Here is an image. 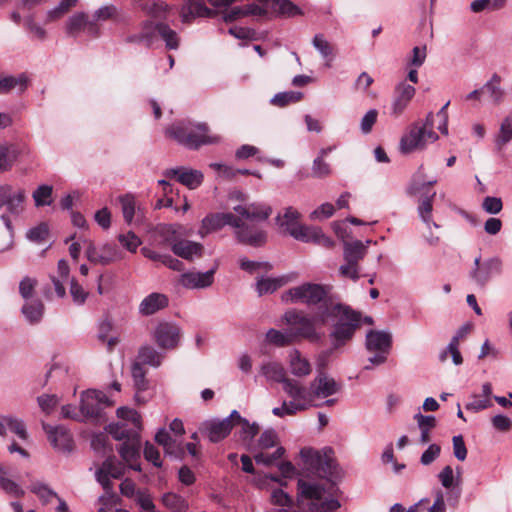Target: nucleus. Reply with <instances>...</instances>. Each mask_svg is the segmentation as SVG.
I'll use <instances>...</instances> for the list:
<instances>
[{"label": "nucleus", "mask_w": 512, "mask_h": 512, "mask_svg": "<svg viewBox=\"0 0 512 512\" xmlns=\"http://www.w3.org/2000/svg\"><path fill=\"white\" fill-rule=\"evenodd\" d=\"M281 299L287 303L306 304L315 311L313 318L295 310L285 312L283 321L294 342L302 339L311 343L319 342L323 333L317 330V325L334 319L335 327L330 336L333 347L339 348L353 337L362 321L359 312L336 301L328 295V290H287Z\"/></svg>", "instance_id": "1"}, {"label": "nucleus", "mask_w": 512, "mask_h": 512, "mask_svg": "<svg viewBox=\"0 0 512 512\" xmlns=\"http://www.w3.org/2000/svg\"><path fill=\"white\" fill-rule=\"evenodd\" d=\"M271 213L272 208L266 204L237 205L233 207V212L207 215L201 222L198 234L204 238L224 226H230L240 243L259 247L267 242V232L261 227V222L268 219Z\"/></svg>", "instance_id": "2"}, {"label": "nucleus", "mask_w": 512, "mask_h": 512, "mask_svg": "<svg viewBox=\"0 0 512 512\" xmlns=\"http://www.w3.org/2000/svg\"><path fill=\"white\" fill-rule=\"evenodd\" d=\"M276 224L283 232L298 241L314 243L326 248H332L335 244L320 228L302 225L300 213L293 207H287L282 213H279L276 217Z\"/></svg>", "instance_id": "3"}, {"label": "nucleus", "mask_w": 512, "mask_h": 512, "mask_svg": "<svg viewBox=\"0 0 512 512\" xmlns=\"http://www.w3.org/2000/svg\"><path fill=\"white\" fill-rule=\"evenodd\" d=\"M166 135L191 150H197L203 145L218 144L222 140L220 135L211 133L209 126L203 122L174 123L166 129Z\"/></svg>", "instance_id": "4"}, {"label": "nucleus", "mask_w": 512, "mask_h": 512, "mask_svg": "<svg viewBox=\"0 0 512 512\" xmlns=\"http://www.w3.org/2000/svg\"><path fill=\"white\" fill-rule=\"evenodd\" d=\"M26 198L25 189L8 183L0 184V209L5 207L7 211L0 219L9 232V241L0 248L1 251L9 250L13 246L14 228L9 215L20 216L24 211Z\"/></svg>", "instance_id": "5"}, {"label": "nucleus", "mask_w": 512, "mask_h": 512, "mask_svg": "<svg viewBox=\"0 0 512 512\" xmlns=\"http://www.w3.org/2000/svg\"><path fill=\"white\" fill-rule=\"evenodd\" d=\"M325 489L316 483H310L305 480L298 481V495L300 501L309 500L308 509L310 512H332L340 507L338 500L326 498Z\"/></svg>", "instance_id": "6"}, {"label": "nucleus", "mask_w": 512, "mask_h": 512, "mask_svg": "<svg viewBox=\"0 0 512 512\" xmlns=\"http://www.w3.org/2000/svg\"><path fill=\"white\" fill-rule=\"evenodd\" d=\"M341 241L344 245V259L346 264L339 268V273L343 277L356 279L358 278V262L366 255L368 245L371 241L367 240L365 243L360 240L352 242L349 239H341Z\"/></svg>", "instance_id": "7"}, {"label": "nucleus", "mask_w": 512, "mask_h": 512, "mask_svg": "<svg viewBox=\"0 0 512 512\" xmlns=\"http://www.w3.org/2000/svg\"><path fill=\"white\" fill-rule=\"evenodd\" d=\"M156 34L165 41L168 49L178 48L177 33L164 23L154 24L151 21H147L144 24L142 32L139 35L130 36L128 41L143 42L147 46H150L153 43Z\"/></svg>", "instance_id": "8"}, {"label": "nucleus", "mask_w": 512, "mask_h": 512, "mask_svg": "<svg viewBox=\"0 0 512 512\" xmlns=\"http://www.w3.org/2000/svg\"><path fill=\"white\" fill-rule=\"evenodd\" d=\"M392 345V336L389 332L370 330L366 335V348L375 355L368 358L371 365L365 366V369H372L374 365H381L386 362Z\"/></svg>", "instance_id": "9"}, {"label": "nucleus", "mask_w": 512, "mask_h": 512, "mask_svg": "<svg viewBox=\"0 0 512 512\" xmlns=\"http://www.w3.org/2000/svg\"><path fill=\"white\" fill-rule=\"evenodd\" d=\"M237 420H242V417L237 410H233L230 415L224 419L216 418L204 421L200 425L199 431L205 435L210 442L218 443L230 434Z\"/></svg>", "instance_id": "10"}, {"label": "nucleus", "mask_w": 512, "mask_h": 512, "mask_svg": "<svg viewBox=\"0 0 512 512\" xmlns=\"http://www.w3.org/2000/svg\"><path fill=\"white\" fill-rule=\"evenodd\" d=\"M438 140V135L433 130H424L420 128V123L411 125L408 132L400 140V151L403 154H409L416 150H423L429 143Z\"/></svg>", "instance_id": "11"}, {"label": "nucleus", "mask_w": 512, "mask_h": 512, "mask_svg": "<svg viewBox=\"0 0 512 512\" xmlns=\"http://www.w3.org/2000/svg\"><path fill=\"white\" fill-rule=\"evenodd\" d=\"M112 405L113 402L102 391L89 389L81 396L80 412L83 419H99L102 411Z\"/></svg>", "instance_id": "12"}, {"label": "nucleus", "mask_w": 512, "mask_h": 512, "mask_svg": "<svg viewBox=\"0 0 512 512\" xmlns=\"http://www.w3.org/2000/svg\"><path fill=\"white\" fill-rule=\"evenodd\" d=\"M192 235V229L181 224H159L152 231V241L156 246L172 248L180 238Z\"/></svg>", "instance_id": "13"}, {"label": "nucleus", "mask_w": 512, "mask_h": 512, "mask_svg": "<svg viewBox=\"0 0 512 512\" xmlns=\"http://www.w3.org/2000/svg\"><path fill=\"white\" fill-rule=\"evenodd\" d=\"M306 466L321 478H330L334 475V460L326 453L304 448L300 452Z\"/></svg>", "instance_id": "14"}, {"label": "nucleus", "mask_w": 512, "mask_h": 512, "mask_svg": "<svg viewBox=\"0 0 512 512\" xmlns=\"http://www.w3.org/2000/svg\"><path fill=\"white\" fill-rule=\"evenodd\" d=\"M283 390L291 398L290 407L304 411L314 406L312 389L302 385L299 381L290 378L285 381Z\"/></svg>", "instance_id": "15"}, {"label": "nucleus", "mask_w": 512, "mask_h": 512, "mask_svg": "<svg viewBox=\"0 0 512 512\" xmlns=\"http://www.w3.org/2000/svg\"><path fill=\"white\" fill-rule=\"evenodd\" d=\"M181 336V328L173 322H160L153 332V338L157 345L166 350L177 348Z\"/></svg>", "instance_id": "16"}, {"label": "nucleus", "mask_w": 512, "mask_h": 512, "mask_svg": "<svg viewBox=\"0 0 512 512\" xmlns=\"http://www.w3.org/2000/svg\"><path fill=\"white\" fill-rule=\"evenodd\" d=\"M416 89L414 86L402 81L398 83L394 89L393 99L390 106V116L393 118L400 117L411 100L415 96Z\"/></svg>", "instance_id": "17"}, {"label": "nucleus", "mask_w": 512, "mask_h": 512, "mask_svg": "<svg viewBox=\"0 0 512 512\" xmlns=\"http://www.w3.org/2000/svg\"><path fill=\"white\" fill-rule=\"evenodd\" d=\"M82 243L86 248V257L91 263L106 265L118 257L117 250L112 245L105 244L101 247H96L87 239H84Z\"/></svg>", "instance_id": "18"}, {"label": "nucleus", "mask_w": 512, "mask_h": 512, "mask_svg": "<svg viewBox=\"0 0 512 512\" xmlns=\"http://www.w3.org/2000/svg\"><path fill=\"white\" fill-rule=\"evenodd\" d=\"M124 474V466L115 457L107 458L96 471V479L106 492L112 489L110 477L118 479Z\"/></svg>", "instance_id": "19"}, {"label": "nucleus", "mask_w": 512, "mask_h": 512, "mask_svg": "<svg viewBox=\"0 0 512 512\" xmlns=\"http://www.w3.org/2000/svg\"><path fill=\"white\" fill-rule=\"evenodd\" d=\"M310 388L315 400L316 398H327L338 393L341 390V384L325 372H319L310 382Z\"/></svg>", "instance_id": "20"}, {"label": "nucleus", "mask_w": 512, "mask_h": 512, "mask_svg": "<svg viewBox=\"0 0 512 512\" xmlns=\"http://www.w3.org/2000/svg\"><path fill=\"white\" fill-rule=\"evenodd\" d=\"M164 176L168 178L176 177L177 180L188 187L189 189H195L199 187L203 182V173L196 169H188L185 167L170 168L164 171Z\"/></svg>", "instance_id": "21"}, {"label": "nucleus", "mask_w": 512, "mask_h": 512, "mask_svg": "<svg viewBox=\"0 0 512 512\" xmlns=\"http://www.w3.org/2000/svg\"><path fill=\"white\" fill-rule=\"evenodd\" d=\"M43 429L48 435L51 445L63 452H70L73 449V439L70 432L64 427H52L48 424H43Z\"/></svg>", "instance_id": "22"}, {"label": "nucleus", "mask_w": 512, "mask_h": 512, "mask_svg": "<svg viewBox=\"0 0 512 512\" xmlns=\"http://www.w3.org/2000/svg\"><path fill=\"white\" fill-rule=\"evenodd\" d=\"M25 303L22 313L30 323L38 322L43 315V304L36 296V290H20Z\"/></svg>", "instance_id": "23"}, {"label": "nucleus", "mask_w": 512, "mask_h": 512, "mask_svg": "<svg viewBox=\"0 0 512 512\" xmlns=\"http://www.w3.org/2000/svg\"><path fill=\"white\" fill-rule=\"evenodd\" d=\"M474 264L473 277L481 285L491 277L499 274L501 270V261L497 258H491L481 263L480 257H477L474 260Z\"/></svg>", "instance_id": "24"}, {"label": "nucleus", "mask_w": 512, "mask_h": 512, "mask_svg": "<svg viewBox=\"0 0 512 512\" xmlns=\"http://www.w3.org/2000/svg\"><path fill=\"white\" fill-rule=\"evenodd\" d=\"M140 434L129 438V441L123 442L118 448V452L122 459L133 470L140 471V465L134 464L140 457Z\"/></svg>", "instance_id": "25"}, {"label": "nucleus", "mask_w": 512, "mask_h": 512, "mask_svg": "<svg viewBox=\"0 0 512 512\" xmlns=\"http://www.w3.org/2000/svg\"><path fill=\"white\" fill-rule=\"evenodd\" d=\"M29 78L27 74L20 73L14 75H0V95L8 94L13 90L22 94L28 87Z\"/></svg>", "instance_id": "26"}, {"label": "nucleus", "mask_w": 512, "mask_h": 512, "mask_svg": "<svg viewBox=\"0 0 512 512\" xmlns=\"http://www.w3.org/2000/svg\"><path fill=\"white\" fill-rule=\"evenodd\" d=\"M215 268L208 271L189 272L181 276V283L186 288H207L213 284Z\"/></svg>", "instance_id": "27"}, {"label": "nucleus", "mask_w": 512, "mask_h": 512, "mask_svg": "<svg viewBox=\"0 0 512 512\" xmlns=\"http://www.w3.org/2000/svg\"><path fill=\"white\" fill-rule=\"evenodd\" d=\"M492 385L486 382L481 387V394H473L471 400L466 403L465 408L469 411L479 412L492 407Z\"/></svg>", "instance_id": "28"}, {"label": "nucleus", "mask_w": 512, "mask_h": 512, "mask_svg": "<svg viewBox=\"0 0 512 512\" xmlns=\"http://www.w3.org/2000/svg\"><path fill=\"white\" fill-rule=\"evenodd\" d=\"M87 290H47L50 300H63L65 304L82 305L88 298Z\"/></svg>", "instance_id": "29"}, {"label": "nucleus", "mask_w": 512, "mask_h": 512, "mask_svg": "<svg viewBox=\"0 0 512 512\" xmlns=\"http://www.w3.org/2000/svg\"><path fill=\"white\" fill-rule=\"evenodd\" d=\"M288 365L290 372L296 377L310 375L312 366L307 358L302 356L299 350L293 349L288 354Z\"/></svg>", "instance_id": "30"}, {"label": "nucleus", "mask_w": 512, "mask_h": 512, "mask_svg": "<svg viewBox=\"0 0 512 512\" xmlns=\"http://www.w3.org/2000/svg\"><path fill=\"white\" fill-rule=\"evenodd\" d=\"M168 297L159 292H153L145 297L139 307V311L143 315H152L168 306Z\"/></svg>", "instance_id": "31"}, {"label": "nucleus", "mask_w": 512, "mask_h": 512, "mask_svg": "<svg viewBox=\"0 0 512 512\" xmlns=\"http://www.w3.org/2000/svg\"><path fill=\"white\" fill-rule=\"evenodd\" d=\"M7 430L17 435L22 440L28 439V432L24 422L11 415H0V435L5 436Z\"/></svg>", "instance_id": "32"}, {"label": "nucleus", "mask_w": 512, "mask_h": 512, "mask_svg": "<svg viewBox=\"0 0 512 512\" xmlns=\"http://www.w3.org/2000/svg\"><path fill=\"white\" fill-rule=\"evenodd\" d=\"M203 246L194 241L180 238L172 245V251L178 257L186 260H192L195 256L202 254Z\"/></svg>", "instance_id": "33"}, {"label": "nucleus", "mask_w": 512, "mask_h": 512, "mask_svg": "<svg viewBox=\"0 0 512 512\" xmlns=\"http://www.w3.org/2000/svg\"><path fill=\"white\" fill-rule=\"evenodd\" d=\"M118 202L121 206V212L124 221L131 225L138 221V216L141 212L140 207L137 205L135 197L131 194H125L118 197Z\"/></svg>", "instance_id": "34"}, {"label": "nucleus", "mask_w": 512, "mask_h": 512, "mask_svg": "<svg viewBox=\"0 0 512 512\" xmlns=\"http://www.w3.org/2000/svg\"><path fill=\"white\" fill-rule=\"evenodd\" d=\"M85 28H87L90 33H97V27L94 23L88 22L87 15L83 12L75 13L67 20L66 32L71 36L77 35Z\"/></svg>", "instance_id": "35"}, {"label": "nucleus", "mask_w": 512, "mask_h": 512, "mask_svg": "<svg viewBox=\"0 0 512 512\" xmlns=\"http://www.w3.org/2000/svg\"><path fill=\"white\" fill-rule=\"evenodd\" d=\"M298 278V274L296 272H289L287 274H283L280 276H267V277H257L256 288H281L288 284H291L296 281Z\"/></svg>", "instance_id": "36"}, {"label": "nucleus", "mask_w": 512, "mask_h": 512, "mask_svg": "<svg viewBox=\"0 0 512 512\" xmlns=\"http://www.w3.org/2000/svg\"><path fill=\"white\" fill-rule=\"evenodd\" d=\"M0 488L7 494L14 497H22L25 492L13 479L9 469L0 464Z\"/></svg>", "instance_id": "37"}, {"label": "nucleus", "mask_w": 512, "mask_h": 512, "mask_svg": "<svg viewBox=\"0 0 512 512\" xmlns=\"http://www.w3.org/2000/svg\"><path fill=\"white\" fill-rule=\"evenodd\" d=\"M210 14V9L198 0H189L181 10L183 22H188L192 17H207L210 16Z\"/></svg>", "instance_id": "38"}, {"label": "nucleus", "mask_w": 512, "mask_h": 512, "mask_svg": "<svg viewBox=\"0 0 512 512\" xmlns=\"http://www.w3.org/2000/svg\"><path fill=\"white\" fill-rule=\"evenodd\" d=\"M69 265L65 260H60L57 265V275L52 276L54 288H78L73 278L69 276Z\"/></svg>", "instance_id": "39"}, {"label": "nucleus", "mask_w": 512, "mask_h": 512, "mask_svg": "<svg viewBox=\"0 0 512 512\" xmlns=\"http://www.w3.org/2000/svg\"><path fill=\"white\" fill-rule=\"evenodd\" d=\"M261 372L267 380L282 383V386L285 385V381L290 379L286 377L283 366L277 362L263 364L261 366Z\"/></svg>", "instance_id": "40"}, {"label": "nucleus", "mask_w": 512, "mask_h": 512, "mask_svg": "<svg viewBox=\"0 0 512 512\" xmlns=\"http://www.w3.org/2000/svg\"><path fill=\"white\" fill-rule=\"evenodd\" d=\"M436 193H432L430 196H426L420 199L418 204V215L420 219L427 225V227L434 226L435 228H439V225L432 221V211H433V200Z\"/></svg>", "instance_id": "41"}, {"label": "nucleus", "mask_w": 512, "mask_h": 512, "mask_svg": "<svg viewBox=\"0 0 512 512\" xmlns=\"http://www.w3.org/2000/svg\"><path fill=\"white\" fill-rule=\"evenodd\" d=\"M161 502L171 512H186L189 507L187 500L174 492L163 494Z\"/></svg>", "instance_id": "42"}, {"label": "nucleus", "mask_w": 512, "mask_h": 512, "mask_svg": "<svg viewBox=\"0 0 512 512\" xmlns=\"http://www.w3.org/2000/svg\"><path fill=\"white\" fill-rule=\"evenodd\" d=\"M270 8L280 16L294 17L302 15V10L289 0H269Z\"/></svg>", "instance_id": "43"}, {"label": "nucleus", "mask_w": 512, "mask_h": 512, "mask_svg": "<svg viewBox=\"0 0 512 512\" xmlns=\"http://www.w3.org/2000/svg\"><path fill=\"white\" fill-rule=\"evenodd\" d=\"M418 427L421 430L420 442L426 444L430 441V430L436 427V418L433 415H423L418 413L414 416Z\"/></svg>", "instance_id": "44"}, {"label": "nucleus", "mask_w": 512, "mask_h": 512, "mask_svg": "<svg viewBox=\"0 0 512 512\" xmlns=\"http://www.w3.org/2000/svg\"><path fill=\"white\" fill-rule=\"evenodd\" d=\"M138 359L143 364L159 367L161 365L163 355L159 353L154 347L145 345L139 349Z\"/></svg>", "instance_id": "45"}, {"label": "nucleus", "mask_w": 512, "mask_h": 512, "mask_svg": "<svg viewBox=\"0 0 512 512\" xmlns=\"http://www.w3.org/2000/svg\"><path fill=\"white\" fill-rule=\"evenodd\" d=\"M266 341L277 347H284L295 343L288 329L285 331L269 329L266 333Z\"/></svg>", "instance_id": "46"}, {"label": "nucleus", "mask_w": 512, "mask_h": 512, "mask_svg": "<svg viewBox=\"0 0 512 512\" xmlns=\"http://www.w3.org/2000/svg\"><path fill=\"white\" fill-rule=\"evenodd\" d=\"M155 440L159 445L163 446L167 454L176 455L180 450V444L165 429H160L156 433Z\"/></svg>", "instance_id": "47"}, {"label": "nucleus", "mask_w": 512, "mask_h": 512, "mask_svg": "<svg viewBox=\"0 0 512 512\" xmlns=\"http://www.w3.org/2000/svg\"><path fill=\"white\" fill-rule=\"evenodd\" d=\"M303 97V93L299 91H285L275 94L270 103L274 106L285 107L289 104L299 102Z\"/></svg>", "instance_id": "48"}, {"label": "nucleus", "mask_w": 512, "mask_h": 512, "mask_svg": "<svg viewBox=\"0 0 512 512\" xmlns=\"http://www.w3.org/2000/svg\"><path fill=\"white\" fill-rule=\"evenodd\" d=\"M78 0H61L60 3L46 13V22H54L62 18L71 8L75 7Z\"/></svg>", "instance_id": "49"}, {"label": "nucleus", "mask_w": 512, "mask_h": 512, "mask_svg": "<svg viewBox=\"0 0 512 512\" xmlns=\"http://www.w3.org/2000/svg\"><path fill=\"white\" fill-rule=\"evenodd\" d=\"M507 0H474L470 4V9L474 13L483 11H497L502 9Z\"/></svg>", "instance_id": "50"}, {"label": "nucleus", "mask_w": 512, "mask_h": 512, "mask_svg": "<svg viewBox=\"0 0 512 512\" xmlns=\"http://www.w3.org/2000/svg\"><path fill=\"white\" fill-rule=\"evenodd\" d=\"M106 430L117 441H129L130 437L139 435L137 431L127 429L126 425L119 423L109 424Z\"/></svg>", "instance_id": "51"}, {"label": "nucleus", "mask_w": 512, "mask_h": 512, "mask_svg": "<svg viewBox=\"0 0 512 512\" xmlns=\"http://www.w3.org/2000/svg\"><path fill=\"white\" fill-rule=\"evenodd\" d=\"M512 140V114L504 118L496 137V145L500 149Z\"/></svg>", "instance_id": "52"}, {"label": "nucleus", "mask_w": 512, "mask_h": 512, "mask_svg": "<svg viewBox=\"0 0 512 512\" xmlns=\"http://www.w3.org/2000/svg\"><path fill=\"white\" fill-rule=\"evenodd\" d=\"M134 387L137 391L136 399L138 400V393L145 391L148 387V382L145 378L146 372L139 362H135L131 368Z\"/></svg>", "instance_id": "53"}, {"label": "nucleus", "mask_w": 512, "mask_h": 512, "mask_svg": "<svg viewBox=\"0 0 512 512\" xmlns=\"http://www.w3.org/2000/svg\"><path fill=\"white\" fill-rule=\"evenodd\" d=\"M267 13L266 9L257 4H248L243 9H233L230 14L225 16L226 21H232L240 15H254V16H265Z\"/></svg>", "instance_id": "54"}, {"label": "nucleus", "mask_w": 512, "mask_h": 512, "mask_svg": "<svg viewBox=\"0 0 512 512\" xmlns=\"http://www.w3.org/2000/svg\"><path fill=\"white\" fill-rule=\"evenodd\" d=\"M30 491L36 494L43 504L49 503L53 498H58L57 493L42 482H33L30 485Z\"/></svg>", "instance_id": "55"}, {"label": "nucleus", "mask_w": 512, "mask_h": 512, "mask_svg": "<svg viewBox=\"0 0 512 512\" xmlns=\"http://www.w3.org/2000/svg\"><path fill=\"white\" fill-rule=\"evenodd\" d=\"M501 77L498 74H493L490 80L484 85V89H486L490 97L495 103H499L502 101L504 97V91L500 86Z\"/></svg>", "instance_id": "56"}, {"label": "nucleus", "mask_w": 512, "mask_h": 512, "mask_svg": "<svg viewBox=\"0 0 512 512\" xmlns=\"http://www.w3.org/2000/svg\"><path fill=\"white\" fill-rule=\"evenodd\" d=\"M35 206H48L52 203V187L49 185H40L32 195Z\"/></svg>", "instance_id": "57"}, {"label": "nucleus", "mask_w": 512, "mask_h": 512, "mask_svg": "<svg viewBox=\"0 0 512 512\" xmlns=\"http://www.w3.org/2000/svg\"><path fill=\"white\" fill-rule=\"evenodd\" d=\"M48 234L49 229L47 224L40 223L39 225L29 229L26 232V237L29 241L40 244L46 241Z\"/></svg>", "instance_id": "58"}, {"label": "nucleus", "mask_w": 512, "mask_h": 512, "mask_svg": "<svg viewBox=\"0 0 512 512\" xmlns=\"http://www.w3.org/2000/svg\"><path fill=\"white\" fill-rule=\"evenodd\" d=\"M427 57V47L426 45L423 46H415L412 49L411 55L407 58V65L419 68L421 67Z\"/></svg>", "instance_id": "59"}, {"label": "nucleus", "mask_w": 512, "mask_h": 512, "mask_svg": "<svg viewBox=\"0 0 512 512\" xmlns=\"http://www.w3.org/2000/svg\"><path fill=\"white\" fill-rule=\"evenodd\" d=\"M285 452L283 447H278L273 453L260 452L254 456L257 464L270 466L280 459Z\"/></svg>", "instance_id": "60"}, {"label": "nucleus", "mask_w": 512, "mask_h": 512, "mask_svg": "<svg viewBox=\"0 0 512 512\" xmlns=\"http://www.w3.org/2000/svg\"><path fill=\"white\" fill-rule=\"evenodd\" d=\"M312 44L323 58H328L332 56L333 47L322 34H316L313 38Z\"/></svg>", "instance_id": "61"}, {"label": "nucleus", "mask_w": 512, "mask_h": 512, "mask_svg": "<svg viewBox=\"0 0 512 512\" xmlns=\"http://www.w3.org/2000/svg\"><path fill=\"white\" fill-rule=\"evenodd\" d=\"M240 424L242 426L241 429V438L244 441L250 442L259 432V426L256 423L250 424L246 419L242 418V420H237L236 425Z\"/></svg>", "instance_id": "62"}, {"label": "nucleus", "mask_w": 512, "mask_h": 512, "mask_svg": "<svg viewBox=\"0 0 512 512\" xmlns=\"http://www.w3.org/2000/svg\"><path fill=\"white\" fill-rule=\"evenodd\" d=\"M16 155L5 144H0V172L8 170L14 162Z\"/></svg>", "instance_id": "63"}, {"label": "nucleus", "mask_w": 512, "mask_h": 512, "mask_svg": "<svg viewBox=\"0 0 512 512\" xmlns=\"http://www.w3.org/2000/svg\"><path fill=\"white\" fill-rule=\"evenodd\" d=\"M312 174L318 178H324L331 174L330 165L324 161V158L317 157L313 161Z\"/></svg>", "instance_id": "64"}]
</instances>
